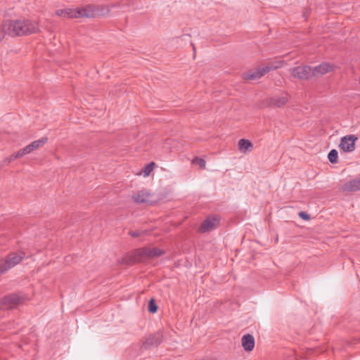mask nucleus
I'll list each match as a JSON object with an SVG mask.
<instances>
[{
  "mask_svg": "<svg viewBox=\"0 0 360 360\" xmlns=\"http://www.w3.org/2000/svg\"><path fill=\"white\" fill-rule=\"evenodd\" d=\"M25 257L23 252H11L4 260L0 261V274H4L11 268L19 264Z\"/></svg>",
  "mask_w": 360,
  "mask_h": 360,
  "instance_id": "obj_4",
  "label": "nucleus"
},
{
  "mask_svg": "<svg viewBox=\"0 0 360 360\" xmlns=\"http://www.w3.org/2000/svg\"><path fill=\"white\" fill-rule=\"evenodd\" d=\"M242 346L246 352H250L255 347L254 337L250 334L244 335L242 338Z\"/></svg>",
  "mask_w": 360,
  "mask_h": 360,
  "instance_id": "obj_15",
  "label": "nucleus"
},
{
  "mask_svg": "<svg viewBox=\"0 0 360 360\" xmlns=\"http://www.w3.org/2000/svg\"><path fill=\"white\" fill-rule=\"evenodd\" d=\"M360 190V177L344 183L340 186V191L342 192H354Z\"/></svg>",
  "mask_w": 360,
  "mask_h": 360,
  "instance_id": "obj_11",
  "label": "nucleus"
},
{
  "mask_svg": "<svg viewBox=\"0 0 360 360\" xmlns=\"http://www.w3.org/2000/svg\"><path fill=\"white\" fill-rule=\"evenodd\" d=\"M292 77L299 79H309L313 77L312 68L309 65L297 66L290 70Z\"/></svg>",
  "mask_w": 360,
  "mask_h": 360,
  "instance_id": "obj_6",
  "label": "nucleus"
},
{
  "mask_svg": "<svg viewBox=\"0 0 360 360\" xmlns=\"http://www.w3.org/2000/svg\"><path fill=\"white\" fill-rule=\"evenodd\" d=\"M358 138L355 135H347L341 138L340 148L345 153H351L355 150V142Z\"/></svg>",
  "mask_w": 360,
  "mask_h": 360,
  "instance_id": "obj_7",
  "label": "nucleus"
},
{
  "mask_svg": "<svg viewBox=\"0 0 360 360\" xmlns=\"http://www.w3.org/2000/svg\"><path fill=\"white\" fill-rule=\"evenodd\" d=\"M164 252L158 248H142L136 249L130 255L122 259V263L132 265L135 263L143 262L148 259H153L163 255Z\"/></svg>",
  "mask_w": 360,
  "mask_h": 360,
  "instance_id": "obj_2",
  "label": "nucleus"
},
{
  "mask_svg": "<svg viewBox=\"0 0 360 360\" xmlns=\"http://www.w3.org/2000/svg\"><path fill=\"white\" fill-rule=\"evenodd\" d=\"M158 310V306L153 299L148 302V311L151 313H155Z\"/></svg>",
  "mask_w": 360,
  "mask_h": 360,
  "instance_id": "obj_23",
  "label": "nucleus"
},
{
  "mask_svg": "<svg viewBox=\"0 0 360 360\" xmlns=\"http://www.w3.org/2000/svg\"><path fill=\"white\" fill-rule=\"evenodd\" d=\"M252 143L247 139H242L238 141V148L242 153H246L250 151L252 148Z\"/></svg>",
  "mask_w": 360,
  "mask_h": 360,
  "instance_id": "obj_17",
  "label": "nucleus"
},
{
  "mask_svg": "<svg viewBox=\"0 0 360 360\" xmlns=\"http://www.w3.org/2000/svg\"><path fill=\"white\" fill-rule=\"evenodd\" d=\"M219 223V220L217 217H209L202 223L199 228V231L200 233H205L213 230L217 227Z\"/></svg>",
  "mask_w": 360,
  "mask_h": 360,
  "instance_id": "obj_8",
  "label": "nucleus"
},
{
  "mask_svg": "<svg viewBox=\"0 0 360 360\" xmlns=\"http://www.w3.org/2000/svg\"><path fill=\"white\" fill-rule=\"evenodd\" d=\"M77 8H65L58 9L55 11V15L64 18H78Z\"/></svg>",
  "mask_w": 360,
  "mask_h": 360,
  "instance_id": "obj_12",
  "label": "nucleus"
},
{
  "mask_svg": "<svg viewBox=\"0 0 360 360\" xmlns=\"http://www.w3.org/2000/svg\"><path fill=\"white\" fill-rule=\"evenodd\" d=\"M23 297L17 294L12 293L0 299V309L5 310L14 308L20 304Z\"/></svg>",
  "mask_w": 360,
  "mask_h": 360,
  "instance_id": "obj_5",
  "label": "nucleus"
},
{
  "mask_svg": "<svg viewBox=\"0 0 360 360\" xmlns=\"http://www.w3.org/2000/svg\"><path fill=\"white\" fill-rule=\"evenodd\" d=\"M22 149H23L25 155L31 153L33 150L32 147L30 146V144L27 145Z\"/></svg>",
  "mask_w": 360,
  "mask_h": 360,
  "instance_id": "obj_27",
  "label": "nucleus"
},
{
  "mask_svg": "<svg viewBox=\"0 0 360 360\" xmlns=\"http://www.w3.org/2000/svg\"><path fill=\"white\" fill-rule=\"evenodd\" d=\"M25 152L23 150V149H21L20 150H18V152L13 153V155H11L10 157H8L6 160L7 162L9 163L11 162V161L15 160V159H18V158H20L21 157H22L23 155H25Z\"/></svg>",
  "mask_w": 360,
  "mask_h": 360,
  "instance_id": "obj_21",
  "label": "nucleus"
},
{
  "mask_svg": "<svg viewBox=\"0 0 360 360\" xmlns=\"http://www.w3.org/2000/svg\"><path fill=\"white\" fill-rule=\"evenodd\" d=\"M282 63L283 62L281 61H277L269 63L264 67L257 68L255 70H252L244 74L243 77L245 79H259L269 71L281 68L282 66Z\"/></svg>",
  "mask_w": 360,
  "mask_h": 360,
  "instance_id": "obj_3",
  "label": "nucleus"
},
{
  "mask_svg": "<svg viewBox=\"0 0 360 360\" xmlns=\"http://www.w3.org/2000/svg\"><path fill=\"white\" fill-rule=\"evenodd\" d=\"M47 141V138H42L41 139L34 141L30 143L32 150H36L40 146H42Z\"/></svg>",
  "mask_w": 360,
  "mask_h": 360,
  "instance_id": "obj_19",
  "label": "nucleus"
},
{
  "mask_svg": "<svg viewBox=\"0 0 360 360\" xmlns=\"http://www.w3.org/2000/svg\"><path fill=\"white\" fill-rule=\"evenodd\" d=\"M338 158V153L335 149L331 150L328 155V158L331 163H337Z\"/></svg>",
  "mask_w": 360,
  "mask_h": 360,
  "instance_id": "obj_20",
  "label": "nucleus"
},
{
  "mask_svg": "<svg viewBox=\"0 0 360 360\" xmlns=\"http://www.w3.org/2000/svg\"><path fill=\"white\" fill-rule=\"evenodd\" d=\"M162 341V335L160 333H157L153 335H150L148 336L143 346L145 349H148L150 347H157L158 346Z\"/></svg>",
  "mask_w": 360,
  "mask_h": 360,
  "instance_id": "obj_10",
  "label": "nucleus"
},
{
  "mask_svg": "<svg viewBox=\"0 0 360 360\" xmlns=\"http://www.w3.org/2000/svg\"><path fill=\"white\" fill-rule=\"evenodd\" d=\"M299 217L304 220H308L309 219V215L304 212H300L299 213Z\"/></svg>",
  "mask_w": 360,
  "mask_h": 360,
  "instance_id": "obj_26",
  "label": "nucleus"
},
{
  "mask_svg": "<svg viewBox=\"0 0 360 360\" xmlns=\"http://www.w3.org/2000/svg\"><path fill=\"white\" fill-rule=\"evenodd\" d=\"M95 15H105L110 12V8L105 5H95Z\"/></svg>",
  "mask_w": 360,
  "mask_h": 360,
  "instance_id": "obj_18",
  "label": "nucleus"
},
{
  "mask_svg": "<svg viewBox=\"0 0 360 360\" xmlns=\"http://www.w3.org/2000/svg\"><path fill=\"white\" fill-rule=\"evenodd\" d=\"M154 167H155V163L153 162H151L149 164L146 165L143 169V176H149L150 172L153 170Z\"/></svg>",
  "mask_w": 360,
  "mask_h": 360,
  "instance_id": "obj_22",
  "label": "nucleus"
},
{
  "mask_svg": "<svg viewBox=\"0 0 360 360\" xmlns=\"http://www.w3.org/2000/svg\"><path fill=\"white\" fill-rule=\"evenodd\" d=\"M4 33L2 32V30H0V41L4 39Z\"/></svg>",
  "mask_w": 360,
  "mask_h": 360,
  "instance_id": "obj_28",
  "label": "nucleus"
},
{
  "mask_svg": "<svg viewBox=\"0 0 360 360\" xmlns=\"http://www.w3.org/2000/svg\"><path fill=\"white\" fill-rule=\"evenodd\" d=\"M289 100V96L288 94H285L280 96H274L270 97L268 100V105L271 107L274 108H281L285 105Z\"/></svg>",
  "mask_w": 360,
  "mask_h": 360,
  "instance_id": "obj_9",
  "label": "nucleus"
},
{
  "mask_svg": "<svg viewBox=\"0 0 360 360\" xmlns=\"http://www.w3.org/2000/svg\"><path fill=\"white\" fill-rule=\"evenodd\" d=\"M193 163L198 164L201 168H205V161L198 157L193 159Z\"/></svg>",
  "mask_w": 360,
  "mask_h": 360,
  "instance_id": "obj_24",
  "label": "nucleus"
},
{
  "mask_svg": "<svg viewBox=\"0 0 360 360\" xmlns=\"http://www.w3.org/2000/svg\"><path fill=\"white\" fill-rule=\"evenodd\" d=\"M129 234L133 238H138L142 235V232L140 231H131Z\"/></svg>",
  "mask_w": 360,
  "mask_h": 360,
  "instance_id": "obj_25",
  "label": "nucleus"
},
{
  "mask_svg": "<svg viewBox=\"0 0 360 360\" xmlns=\"http://www.w3.org/2000/svg\"><path fill=\"white\" fill-rule=\"evenodd\" d=\"M333 70V66L328 63H322L318 66L312 68L313 76H317L319 75H324Z\"/></svg>",
  "mask_w": 360,
  "mask_h": 360,
  "instance_id": "obj_14",
  "label": "nucleus"
},
{
  "mask_svg": "<svg viewBox=\"0 0 360 360\" xmlns=\"http://www.w3.org/2000/svg\"><path fill=\"white\" fill-rule=\"evenodd\" d=\"M95 5H87L83 8H77L78 18H92L95 16Z\"/></svg>",
  "mask_w": 360,
  "mask_h": 360,
  "instance_id": "obj_13",
  "label": "nucleus"
},
{
  "mask_svg": "<svg viewBox=\"0 0 360 360\" xmlns=\"http://www.w3.org/2000/svg\"><path fill=\"white\" fill-rule=\"evenodd\" d=\"M150 195L146 191H140L134 194L132 198L136 203H146L148 202Z\"/></svg>",
  "mask_w": 360,
  "mask_h": 360,
  "instance_id": "obj_16",
  "label": "nucleus"
},
{
  "mask_svg": "<svg viewBox=\"0 0 360 360\" xmlns=\"http://www.w3.org/2000/svg\"><path fill=\"white\" fill-rule=\"evenodd\" d=\"M1 30L4 37L8 34L11 37L29 35L39 31L37 22L30 20H8L3 22Z\"/></svg>",
  "mask_w": 360,
  "mask_h": 360,
  "instance_id": "obj_1",
  "label": "nucleus"
}]
</instances>
